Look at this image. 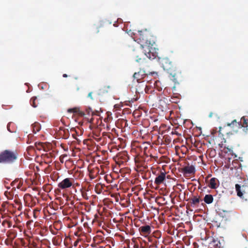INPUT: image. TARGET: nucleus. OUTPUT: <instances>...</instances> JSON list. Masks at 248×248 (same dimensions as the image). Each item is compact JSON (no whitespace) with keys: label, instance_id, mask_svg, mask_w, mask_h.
<instances>
[{"label":"nucleus","instance_id":"obj_8","mask_svg":"<svg viewBox=\"0 0 248 248\" xmlns=\"http://www.w3.org/2000/svg\"><path fill=\"white\" fill-rule=\"evenodd\" d=\"M148 73L144 69H140L138 72H136L133 75L134 79H136L138 82H141V80L145 78Z\"/></svg>","mask_w":248,"mask_h":248},{"label":"nucleus","instance_id":"obj_34","mask_svg":"<svg viewBox=\"0 0 248 248\" xmlns=\"http://www.w3.org/2000/svg\"><path fill=\"white\" fill-rule=\"evenodd\" d=\"M62 76H63V77H64V78H67V77H68L67 75V74H63Z\"/></svg>","mask_w":248,"mask_h":248},{"label":"nucleus","instance_id":"obj_39","mask_svg":"<svg viewBox=\"0 0 248 248\" xmlns=\"http://www.w3.org/2000/svg\"><path fill=\"white\" fill-rule=\"evenodd\" d=\"M82 195L83 197H84V193H82Z\"/></svg>","mask_w":248,"mask_h":248},{"label":"nucleus","instance_id":"obj_38","mask_svg":"<svg viewBox=\"0 0 248 248\" xmlns=\"http://www.w3.org/2000/svg\"><path fill=\"white\" fill-rule=\"evenodd\" d=\"M158 235H159V236H158V238H159V237H160L161 234H160V233H159V234H158Z\"/></svg>","mask_w":248,"mask_h":248},{"label":"nucleus","instance_id":"obj_41","mask_svg":"<svg viewBox=\"0 0 248 248\" xmlns=\"http://www.w3.org/2000/svg\"><path fill=\"white\" fill-rule=\"evenodd\" d=\"M99 119V118H96V120H98Z\"/></svg>","mask_w":248,"mask_h":248},{"label":"nucleus","instance_id":"obj_31","mask_svg":"<svg viewBox=\"0 0 248 248\" xmlns=\"http://www.w3.org/2000/svg\"><path fill=\"white\" fill-rule=\"evenodd\" d=\"M93 134L94 135V138L98 137L100 136V132H98L97 130H95L93 132Z\"/></svg>","mask_w":248,"mask_h":248},{"label":"nucleus","instance_id":"obj_23","mask_svg":"<svg viewBox=\"0 0 248 248\" xmlns=\"http://www.w3.org/2000/svg\"><path fill=\"white\" fill-rule=\"evenodd\" d=\"M32 131L34 133H36L39 131L41 129L40 124L38 123H35L31 125Z\"/></svg>","mask_w":248,"mask_h":248},{"label":"nucleus","instance_id":"obj_21","mask_svg":"<svg viewBox=\"0 0 248 248\" xmlns=\"http://www.w3.org/2000/svg\"><path fill=\"white\" fill-rule=\"evenodd\" d=\"M241 126L242 127L247 128L248 126V117L245 116L241 118Z\"/></svg>","mask_w":248,"mask_h":248},{"label":"nucleus","instance_id":"obj_2","mask_svg":"<svg viewBox=\"0 0 248 248\" xmlns=\"http://www.w3.org/2000/svg\"><path fill=\"white\" fill-rule=\"evenodd\" d=\"M137 36L144 46L148 45L154 46L156 41V37L153 33L146 29L139 31Z\"/></svg>","mask_w":248,"mask_h":248},{"label":"nucleus","instance_id":"obj_7","mask_svg":"<svg viewBox=\"0 0 248 248\" xmlns=\"http://www.w3.org/2000/svg\"><path fill=\"white\" fill-rule=\"evenodd\" d=\"M74 181L73 178H66L59 183L58 186L62 189H67L73 186V182Z\"/></svg>","mask_w":248,"mask_h":248},{"label":"nucleus","instance_id":"obj_6","mask_svg":"<svg viewBox=\"0 0 248 248\" xmlns=\"http://www.w3.org/2000/svg\"><path fill=\"white\" fill-rule=\"evenodd\" d=\"M84 113L83 116L85 117V118L89 123L93 124H94L95 117L99 116V111H94L91 108L86 109Z\"/></svg>","mask_w":248,"mask_h":248},{"label":"nucleus","instance_id":"obj_22","mask_svg":"<svg viewBox=\"0 0 248 248\" xmlns=\"http://www.w3.org/2000/svg\"><path fill=\"white\" fill-rule=\"evenodd\" d=\"M213 197L211 194H206L204 197V202L207 204H210L213 202Z\"/></svg>","mask_w":248,"mask_h":248},{"label":"nucleus","instance_id":"obj_40","mask_svg":"<svg viewBox=\"0 0 248 248\" xmlns=\"http://www.w3.org/2000/svg\"><path fill=\"white\" fill-rule=\"evenodd\" d=\"M13 227H16V225H14Z\"/></svg>","mask_w":248,"mask_h":248},{"label":"nucleus","instance_id":"obj_5","mask_svg":"<svg viewBox=\"0 0 248 248\" xmlns=\"http://www.w3.org/2000/svg\"><path fill=\"white\" fill-rule=\"evenodd\" d=\"M145 55L150 60H154L158 57V52L153 46L148 45L143 47Z\"/></svg>","mask_w":248,"mask_h":248},{"label":"nucleus","instance_id":"obj_1","mask_svg":"<svg viewBox=\"0 0 248 248\" xmlns=\"http://www.w3.org/2000/svg\"><path fill=\"white\" fill-rule=\"evenodd\" d=\"M161 63L164 70L171 76V79L175 83H178V78L180 72L174 64L167 58H163Z\"/></svg>","mask_w":248,"mask_h":248},{"label":"nucleus","instance_id":"obj_25","mask_svg":"<svg viewBox=\"0 0 248 248\" xmlns=\"http://www.w3.org/2000/svg\"><path fill=\"white\" fill-rule=\"evenodd\" d=\"M217 179L215 178H212L209 182V186L212 189H215L217 187L216 183Z\"/></svg>","mask_w":248,"mask_h":248},{"label":"nucleus","instance_id":"obj_4","mask_svg":"<svg viewBox=\"0 0 248 248\" xmlns=\"http://www.w3.org/2000/svg\"><path fill=\"white\" fill-rule=\"evenodd\" d=\"M16 159L15 154L9 150H5L0 154V163H10Z\"/></svg>","mask_w":248,"mask_h":248},{"label":"nucleus","instance_id":"obj_9","mask_svg":"<svg viewBox=\"0 0 248 248\" xmlns=\"http://www.w3.org/2000/svg\"><path fill=\"white\" fill-rule=\"evenodd\" d=\"M54 156L53 152H45L41 155V158L46 164H49L52 162V158Z\"/></svg>","mask_w":248,"mask_h":248},{"label":"nucleus","instance_id":"obj_35","mask_svg":"<svg viewBox=\"0 0 248 248\" xmlns=\"http://www.w3.org/2000/svg\"><path fill=\"white\" fill-rule=\"evenodd\" d=\"M75 184H73V186H73V187H74V186H75ZM76 185L77 186H79V184L78 183H76Z\"/></svg>","mask_w":248,"mask_h":248},{"label":"nucleus","instance_id":"obj_20","mask_svg":"<svg viewBox=\"0 0 248 248\" xmlns=\"http://www.w3.org/2000/svg\"><path fill=\"white\" fill-rule=\"evenodd\" d=\"M15 187H13L12 189H10V188H8V190L5 192V194L6 196L9 199H13L14 196V189Z\"/></svg>","mask_w":248,"mask_h":248},{"label":"nucleus","instance_id":"obj_11","mask_svg":"<svg viewBox=\"0 0 248 248\" xmlns=\"http://www.w3.org/2000/svg\"><path fill=\"white\" fill-rule=\"evenodd\" d=\"M35 146L38 150H43L44 152H49L50 150V145L43 142H36Z\"/></svg>","mask_w":248,"mask_h":248},{"label":"nucleus","instance_id":"obj_12","mask_svg":"<svg viewBox=\"0 0 248 248\" xmlns=\"http://www.w3.org/2000/svg\"><path fill=\"white\" fill-rule=\"evenodd\" d=\"M201 201H202V200H200V197L193 196L190 199V201L188 203L187 206L193 208L198 207Z\"/></svg>","mask_w":248,"mask_h":248},{"label":"nucleus","instance_id":"obj_10","mask_svg":"<svg viewBox=\"0 0 248 248\" xmlns=\"http://www.w3.org/2000/svg\"><path fill=\"white\" fill-rule=\"evenodd\" d=\"M139 231L140 234L144 236L147 237L151 232V227L150 225H144L140 227L139 228Z\"/></svg>","mask_w":248,"mask_h":248},{"label":"nucleus","instance_id":"obj_17","mask_svg":"<svg viewBox=\"0 0 248 248\" xmlns=\"http://www.w3.org/2000/svg\"><path fill=\"white\" fill-rule=\"evenodd\" d=\"M246 186H243L242 187L239 184L235 185V189L237 192V195L239 197H242L243 195V193L245 192V189Z\"/></svg>","mask_w":248,"mask_h":248},{"label":"nucleus","instance_id":"obj_24","mask_svg":"<svg viewBox=\"0 0 248 248\" xmlns=\"http://www.w3.org/2000/svg\"><path fill=\"white\" fill-rule=\"evenodd\" d=\"M109 86H104V87L101 88L98 92V95H103L105 93H107L108 92L109 90Z\"/></svg>","mask_w":248,"mask_h":248},{"label":"nucleus","instance_id":"obj_32","mask_svg":"<svg viewBox=\"0 0 248 248\" xmlns=\"http://www.w3.org/2000/svg\"><path fill=\"white\" fill-rule=\"evenodd\" d=\"M88 96L90 97L91 99H93V98L92 97V92H90L89 93Z\"/></svg>","mask_w":248,"mask_h":248},{"label":"nucleus","instance_id":"obj_27","mask_svg":"<svg viewBox=\"0 0 248 248\" xmlns=\"http://www.w3.org/2000/svg\"><path fill=\"white\" fill-rule=\"evenodd\" d=\"M16 248H17V245H22L23 246L25 244V242L23 238H18L17 239H16Z\"/></svg>","mask_w":248,"mask_h":248},{"label":"nucleus","instance_id":"obj_33","mask_svg":"<svg viewBox=\"0 0 248 248\" xmlns=\"http://www.w3.org/2000/svg\"><path fill=\"white\" fill-rule=\"evenodd\" d=\"M136 61H137V62H140V61H141L142 62H143L144 61H143V60H142L141 58H140V59H137V60H136Z\"/></svg>","mask_w":248,"mask_h":248},{"label":"nucleus","instance_id":"obj_37","mask_svg":"<svg viewBox=\"0 0 248 248\" xmlns=\"http://www.w3.org/2000/svg\"><path fill=\"white\" fill-rule=\"evenodd\" d=\"M15 181H16V180H15V181H13V182H12V183H11V185H12V186H13V184H14V183H15Z\"/></svg>","mask_w":248,"mask_h":248},{"label":"nucleus","instance_id":"obj_16","mask_svg":"<svg viewBox=\"0 0 248 248\" xmlns=\"http://www.w3.org/2000/svg\"><path fill=\"white\" fill-rule=\"evenodd\" d=\"M15 237L16 234L13 232H10L8 235V238L7 239V241L11 244L13 248H15L16 247V240H15Z\"/></svg>","mask_w":248,"mask_h":248},{"label":"nucleus","instance_id":"obj_15","mask_svg":"<svg viewBox=\"0 0 248 248\" xmlns=\"http://www.w3.org/2000/svg\"><path fill=\"white\" fill-rule=\"evenodd\" d=\"M166 179V173L161 172L155 178V184L157 185H160L163 183Z\"/></svg>","mask_w":248,"mask_h":248},{"label":"nucleus","instance_id":"obj_30","mask_svg":"<svg viewBox=\"0 0 248 248\" xmlns=\"http://www.w3.org/2000/svg\"><path fill=\"white\" fill-rule=\"evenodd\" d=\"M34 150V147L33 146H29L27 148V151L29 153L33 152ZM30 154L31 155V153H30Z\"/></svg>","mask_w":248,"mask_h":248},{"label":"nucleus","instance_id":"obj_19","mask_svg":"<svg viewBox=\"0 0 248 248\" xmlns=\"http://www.w3.org/2000/svg\"><path fill=\"white\" fill-rule=\"evenodd\" d=\"M241 122H237L236 120H234L232 121L231 123H228L227 124V125L231 127L232 128H234L235 127H236L238 128H241Z\"/></svg>","mask_w":248,"mask_h":248},{"label":"nucleus","instance_id":"obj_36","mask_svg":"<svg viewBox=\"0 0 248 248\" xmlns=\"http://www.w3.org/2000/svg\"><path fill=\"white\" fill-rule=\"evenodd\" d=\"M212 115H213V113L212 112H211L209 115V117H212Z\"/></svg>","mask_w":248,"mask_h":248},{"label":"nucleus","instance_id":"obj_13","mask_svg":"<svg viewBox=\"0 0 248 248\" xmlns=\"http://www.w3.org/2000/svg\"><path fill=\"white\" fill-rule=\"evenodd\" d=\"M181 172L184 175L192 174L195 173V169L193 165H188L181 168Z\"/></svg>","mask_w":248,"mask_h":248},{"label":"nucleus","instance_id":"obj_26","mask_svg":"<svg viewBox=\"0 0 248 248\" xmlns=\"http://www.w3.org/2000/svg\"><path fill=\"white\" fill-rule=\"evenodd\" d=\"M30 104L33 107L36 108L38 104L37 97L35 96L31 97L30 100Z\"/></svg>","mask_w":248,"mask_h":248},{"label":"nucleus","instance_id":"obj_18","mask_svg":"<svg viewBox=\"0 0 248 248\" xmlns=\"http://www.w3.org/2000/svg\"><path fill=\"white\" fill-rule=\"evenodd\" d=\"M67 112L70 113H75L78 114L79 116H83L84 112L80 110L79 108L77 107L69 108L67 109Z\"/></svg>","mask_w":248,"mask_h":248},{"label":"nucleus","instance_id":"obj_14","mask_svg":"<svg viewBox=\"0 0 248 248\" xmlns=\"http://www.w3.org/2000/svg\"><path fill=\"white\" fill-rule=\"evenodd\" d=\"M16 183H18L16 188L21 191H25L27 189L26 183H24L23 179L21 177L16 178Z\"/></svg>","mask_w":248,"mask_h":248},{"label":"nucleus","instance_id":"obj_29","mask_svg":"<svg viewBox=\"0 0 248 248\" xmlns=\"http://www.w3.org/2000/svg\"><path fill=\"white\" fill-rule=\"evenodd\" d=\"M14 124L13 123H9L7 125V129L10 132H14L15 131L13 129H10V127L11 125H14Z\"/></svg>","mask_w":248,"mask_h":248},{"label":"nucleus","instance_id":"obj_3","mask_svg":"<svg viewBox=\"0 0 248 248\" xmlns=\"http://www.w3.org/2000/svg\"><path fill=\"white\" fill-rule=\"evenodd\" d=\"M19 200L16 198V228L19 229L20 232H23L24 233L23 226L26 221V214L24 212V207Z\"/></svg>","mask_w":248,"mask_h":248},{"label":"nucleus","instance_id":"obj_28","mask_svg":"<svg viewBox=\"0 0 248 248\" xmlns=\"http://www.w3.org/2000/svg\"><path fill=\"white\" fill-rule=\"evenodd\" d=\"M119 158H123L125 161L127 160L128 156L125 153H122L118 155Z\"/></svg>","mask_w":248,"mask_h":248}]
</instances>
